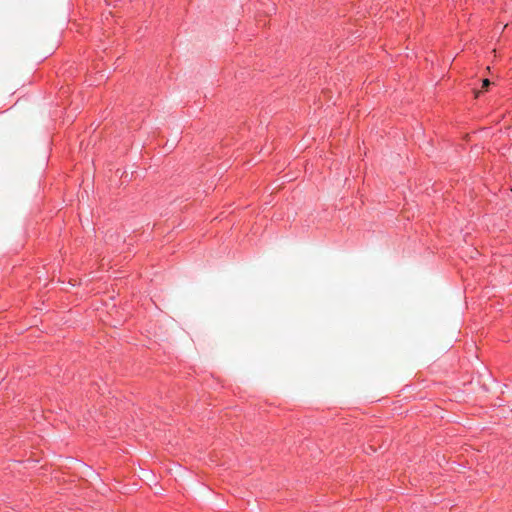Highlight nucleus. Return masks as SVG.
<instances>
[{"label":"nucleus","mask_w":512,"mask_h":512,"mask_svg":"<svg viewBox=\"0 0 512 512\" xmlns=\"http://www.w3.org/2000/svg\"><path fill=\"white\" fill-rule=\"evenodd\" d=\"M490 85V81L488 79H484L482 82V88L486 89Z\"/></svg>","instance_id":"nucleus-1"}]
</instances>
